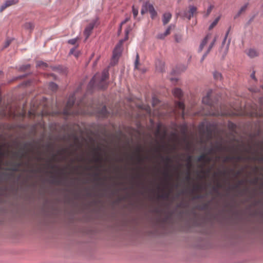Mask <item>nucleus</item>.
I'll return each mask as SVG.
<instances>
[{
  "instance_id": "obj_1",
  "label": "nucleus",
  "mask_w": 263,
  "mask_h": 263,
  "mask_svg": "<svg viewBox=\"0 0 263 263\" xmlns=\"http://www.w3.org/2000/svg\"><path fill=\"white\" fill-rule=\"evenodd\" d=\"M108 75L109 73L108 70H104L102 72L101 78H100V76L98 74L95 75L90 81L89 85H93L95 83H99L98 86L100 88L104 89L107 85V84L104 82V81L108 79Z\"/></svg>"
},
{
  "instance_id": "obj_2",
  "label": "nucleus",
  "mask_w": 263,
  "mask_h": 263,
  "mask_svg": "<svg viewBox=\"0 0 263 263\" xmlns=\"http://www.w3.org/2000/svg\"><path fill=\"white\" fill-rule=\"evenodd\" d=\"M148 11L150 13L152 18L153 19L157 16V13L153 5L149 2H146L142 5L141 13L143 14Z\"/></svg>"
},
{
  "instance_id": "obj_3",
  "label": "nucleus",
  "mask_w": 263,
  "mask_h": 263,
  "mask_svg": "<svg viewBox=\"0 0 263 263\" xmlns=\"http://www.w3.org/2000/svg\"><path fill=\"white\" fill-rule=\"evenodd\" d=\"M128 33V31H126V36L124 38V39L120 40L118 44L116 46L113 51L112 60H117L119 57L120 56L122 44L125 41L127 40Z\"/></svg>"
},
{
  "instance_id": "obj_4",
  "label": "nucleus",
  "mask_w": 263,
  "mask_h": 263,
  "mask_svg": "<svg viewBox=\"0 0 263 263\" xmlns=\"http://www.w3.org/2000/svg\"><path fill=\"white\" fill-rule=\"evenodd\" d=\"M189 11H184L182 14V16L183 17H186L188 18L189 20H190L191 17H192L194 15V14L196 13L197 11V8L196 7L194 6H190L189 7Z\"/></svg>"
},
{
  "instance_id": "obj_5",
  "label": "nucleus",
  "mask_w": 263,
  "mask_h": 263,
  "mask_svg": "<svg viewBox=\"0 0 263 263\" xmlns=\"http://www.w3.org/2000/svg\"><path fill=\"white\" fill-rule=\"evenodd\" d=\"M74 103V97L72 96L69 98L67 102L66 108L64 110V114L66 115H68L72 113V111L69 110V108H71L73 105Z\"/></svg>"
},
{
  "instance_id": "obj_6",
  "label": "nucleus",
  "mask_w": 263,
  "mask_h": 263,
  "mask_svg": "<svg viewBox=\"0 0 263 263\" xmlns=\"http://www.w3.org/2000/svg\"><path fill=\"white\" fill-rule=\"evenodd\" d=\"M226 41H227V39L224 37V39L222 42L220 50L222 52L223 58H224L226 55V54H227V53L229 51V46H230V42H231V39H229L228 40V42L226 46L224 47V45L226 43Z\"/></svg>"
},
{
  "instance_id": "obj_7",
  "label": "nucleus",
  "mask_w": 263,
  "mask_h": 263,
  "mask_svg": "<svg viewBox=\"0 0 263 263\" xmlns=\"http://www.w3.org/2000/svg\"><path fill=\"white\" fill-rule=\"evenodd\" d=\"M163 159L165 162V166L166 167L163 172V175H164L166 179H169L170 174L167 167L169 166V163L171 162V159L169 157H166L165 158H163Z\"/></svg>"
},
{
  "instance_id": "obj_8",
  "label": "nucleus",
  "mask_w": 263,
  "mask_h": 263,
  "mask_svg": "<svg viewBox=\"0 0 263 263\" xmlns=\"http://www.w3.org/2000/svg\"><path fill=\"white\" fill-rule=\"evenodd\" d=\"M16 0H8L6 1L0 7V11H3L7 7L14 5L17 3Z\"/></svg>"
},
{
  "instance_id": "obj_9",
  "label": "nucleus",
  "mask_w": 263,
  "mask_h": 263,
  "mask_svg": "<svg viewBox=\"0 0 263 263\" xmlns=\"http://www.w3.org/2000/svg\"><path fill=\"white\" fill-rule=\"evenodd\" d=\"M95 26V23L91 22L89 24V25L86 27L84 30V34L86 35V39H87L90 35L91 31L93 29Z\"/></svg>"
},
{
  "instance_id": "obj_10",
  "label": "nucleus",
  "mask_w": 263,
  "mask_h": 263,
  "mask_svg": "<svg viewBox=\"0 0 263 263\" xmlns=\"http://www.w3.org/2000/svg\"><path fill=\"white\" fill-rule=\"evenodd\" d=\"M211 34L210 33L208 34L205 37L202 41L199 47V51L201 52L203 49L204 46L206 44L208 40L211 38Z\"/></svg>"
},
{
  "instance_id": "obj_11",
  "label": "nucleus",
  "mask_w": 263,
  "mask_h": 263,
  "mask_svg": "<svg viewBox=\"0 0 263 263\" xmlns=\"http://www.w3.org/2000/svg\"><path fill=\"white\" fill-rule=\"evenodd\" d=\"M217 37L215 36L214 39L213 40L212 42L210 43L207 51L203 55L202 57L205 59V58L207 56L209 53L210 52L213 46H214L215 42H216Z\"/></svg>"
},
{
  "instance_id": "obj_12",
  "label": "nucleus",
  "mask_w": 263,
  "mask_h": 263,
  "mask_svg": "<svg viewBox=\"0 0 263 263\" xmlns=\"http://www.w3.org/2000/svg\"><path fill=\"white\" fill-rule=\"evenodd\" d=\"M172 15L170 13L167 12L165 13L163 15L162 22L164 25H166L168 23L170 19L171 18Z\"/></svg>"
},
{
  "instance_id": "obj_13",
  "label": "nucleus",
  "mask_w": 263,
  "mask_h": 263,
  "mask_svg": "<svg viewBox=\"0 0 263 263\" xmlns=\"http://www.w3.org/2000/svg\"><path fill=\"white\" fill-rule=\"evenodd\" d=\"M171 27L169 26L163 33H160L157 35V38L159 39H163L165 36L170 34L171 32Z\"/></svg>"
},
{
  "instance_id": "obj_14",
  "label": "nucleus",
  "mask_w": 263,
  "mask_h": 263,
  "mask_svg": "<svg viewBox=\"0 0 263 263\" xmlns=\"http://www.w3.org/2000/svg\"><path fill=\"white\" fill-rule=\"evenodd\" d=\"M172 92L175 97H177L179 99H180L182 95V90L178 88L174 89L172 91Z\"/></svg>"
},
{
  "instance_id": "obj_15",
  "label": "nucleus",
  "mask_w": 263,
  "mask_h": 263,
  "mask_svg": "<svg viewBox=\"0 0 263 263\" xmlns=\"http://www.w3.org/2000/svg\"><path fill=\"white\" fill-rule=\"evenodd\" d=\"M247 54L250 58H253L258 55V52L255 49H250L247 52Z\"/></svg>"
},
{
  "instance_id": "obj_16",
  "label": "nucleus",
  "mask_w": 263,
  "mask_h": 263,
  "mask_svg": "<svg viewBox=\"0 0 263 263\" xmlns=\"http://www.w3.org/2000/svg\"><path fill=\"white\" fill-rule=\"evenodd\" d=\"M211 159L207 157L205 154H202L197 158L198 162L204 161V162H210Z\"/></svg>"
},
{
  "instance_id": "obj_17",
  "label": "nucleus",
  "mask_w": 263,
  "mask_h": 263,
  "mask_svg": "<svg viewBox=\"0 0 263 263\" xmlns=\"http://www.w3.org/2000/svg\"><path fill=\"white\" fill-rule=\"evenodd\" d=\"M249 5V3H247L245 4L242 6H241L240 7V9L239 10L236 17L239 16L242 13L245 12L247 10Z\"/></svg>"
},
{
  "instance_id": "obj_18",
  "label": "nucleus",
  "mask_w": 263,
  "mask_h": 263,
  "mask_svg": "<svg viewBox=\"0 0 263 263\" xmlns=\"http://www.w3.org/2000/svg\"><path fill=\"white\" fill-rule=\"evenodd\" d=\"M210 95H211V91L208 92L207 95L203 98L202 99V102L204 104H208V105H211V101H210Z\"/></svg>"
},
{
  "instance_id": "obj_19",
  "label": "nucleus",
  "mask_w": 263,
  "mask_h": 263,
  "mask_svg": "<svg viewBox=\"0 0 263 263\" xmlns=\"http://www.w3.org/2000/svg\"><path fill=\"white\" fill-rule=\"evenodd\" d=\"M25 29L31 31L33 29L34 26L31 22H27L24 25Z\"/></svg>"
},
{
  "instance_id": "obj_20",
  "label": "nucleus",
  "mask_w": 263,
  "mask_h": 263,
  "mask_svg": "<svg viewBox=\"0 0 263 263\" xmlns=\"http://www.w3.org/2000/svg\"><path fill=\"white\" fill-rule=\"evenodd\" d=\"M176 107H177L180 109L182 110V114H183V111L184 109V105L183 102L179 101L176 103Z\"/></svg>"
},
{
  "instance_id": "obj_21",
  "label": "nucleus",
  "mask_w": 263,
  "mask_h": 263,
  "mask_svg": "<svg viewBox=\"0 0 263 263\" xmlns=\"http://www.w3.org/2000/svg\"><path fill=\"white\" fill-rule=\"evenodd\" d=\"M219 20V17H217L210 25L209 29L211 30L218 23V21Z\"/></svg>"
},
{
  "instance_id": "obj_22",
  "label": "nucleus",
  "mask_w": 263,
  "mask_h": 263,
  "mask_svg": "<svg viewBox=\"0 0 263 263\" xmlns=\"http://www.w3.org/2000/svg\"><path fill=\"white\" fill-rule=\"evenodd\" d=\"M49 88L52 91H55L58 88V85L53 82H50L49 83Z\"/></svg>"
},
{
  "instance_id": "obj_23",
  "label": "nucleus",
  "mask_w": 263,
  "mask_h": 263,
  "mask_svg": "<svg viewBox=\"0 0 263 263\" xmlns=\"http://www.w3.org/2000/svg\"><path fill=\"white\" fill-rule=\"evenodd\" d=\"M139 57L138 53L136 54V59L135 62V68L138 69V65H139Z\"/></svg>"
},
{
  "instance_id": "obj_24",
  "label": "nucleus",
  "mask_w": 263,
  "mask_h": 263,
  "mask_svg": "<svg viewBox=\"0 0 263 263\" xmlns=\"http://www.w3.org/2000/svg\"><path fill=\"white\" fill-rule=\"evenodd\" d=\"M214 77L216 80H221L222 76L220 73L218 72H215L213 74Z\"/></svg>"
},
{
  "instance_id": "obj_25",
  "label": "nucleus",
  "mask_w": 263,
  "mask_h": 263,
  "mask_svg": "<svg viewBox=\"0 0 263 263\" xmlns=\"http://www.w3.org/2000/svg\"><path fill=\"white\" fill-rule=\"evenodd\" d=\"M132 11L134 17L136 18L138 14V9L136 8L134 6L132 7Z\"/></svg>"
},
{
  "instance_id": "obj_26",
  "label": "nucleus",
  "mask_w": 263,
  "mask_h": 263,
  "mask_svg": "<svg viewBox=\"0 0 263 263\" xmlns=\"http://www.w3.org/2000/svg\"><path fill=\"white\" fill-rule=\"evenodd\" d=\"M12 39H7L5 42L4 43V48H7V47H8L9 46V45L10 44V43H11L12 42Z\"/></svg>"
},
{
  "instance_id": "obj_27",
  "label": "nucleus",
  "mask_w": 263,
  "mask_h": 263,
  "mask_svg": "<svg viewBox=\"0 0 263 263\" xmlns=\"http://www.w3.org/2000/svg\"><path fill=\"white\" fill-rule=\"evenodd\" d=\"M78 39L77 37L70 39L68 40V43L71 45H75L78 41Z\"/></svg>"
},
{
  "instance_id": "obj_28",
  "label": "nucleus",
  "mask_w": 263,
  "mask_h": 263,
  "mask_svg": "<svg viewBox=\"0 0 263 263\" xmlns=\"http://www.w3.org/2000/svg\"><path fill=\"white\" fill-rule=\"evenodd\" d=\"M175 40L176 42L179 43L182 40V36L180 35L176 34L175 35Z\"/></svg>"
},
{
  "instance_id": "obj_29",
  "label": "nucleus",
  "mask_w": 263,
  "mask_h": 263,
  "mask_svg": "<svg viewBox=\"0 0 263 263\" xmlns=\"http://www.w3.org/2000/svg\"><path fill=\"white\" fill-rule=\"evenodd\" d=\"M37 66L38 67H46L47 66V65L46 63L42 62V61H39L37 63Z\"/></svg>"
},
{
  "instance_id": "obj_30",
  "label": "nucleus",
  "mask_w": 263,
  "mask_h": 263,
  "mask_svg": "<svg viewBox=\"0 0 263 263\" xmlns=\"http://www.w3.org/2000/svg\"><path fill=\"white\" fill-rule=\"evenodd\" d=\"M102 115L104 116V117H105L107 115V109H106V108L105 106H104L103 108H102Z\"/></svg>"
},
{
  "instance_id": "obj_31",
  "label": "nucleus",
  "mask_w": 263,
  "mask_h": 263,
  "mask_svg": "<svg viewBox=\"0 0 263 263\" xmlns=\"http://www.w3.org/2000/svg\"><path fill=\"white\" fill-rule=\"evenodd\" d=\"M30 67L29 64H27L25 65H23L20 67V69L22 70H25L26 69H28Z\"/></svg>"
},
{
  "instance_id": "obj_32",
  "label": "nucleus",
  "mask_w": 263,
  "mask_h": 263,
  "mask_svg": "<svg viewBox=\"0 0 263 263\" xmlns=\"http://www.w3.org/2000/svg\"><path fill=\"white\" fill-rule=\"evenodd\" d=\"M129 20V17H127L126 18L123 22H122V23H121V25H120V31H121V26L123 24H125L127 21H128Z\"/></svg>"
},
{
  "instance_id": "obj_33",
  "label": "nucleus",
  "mask_w": 263,
  "mask_h": 263,
  "mask_svg": "<svg viewBox=\"0 0 263 263\" xmlns=\"http://www.w3.org/2000/svg\"><path fill=\"white\" fill-rule=\"evenodd\" d=\"M233 158H234L233 157H232L230 156H227L226 157L224 161H228L231 160L233 159Z\"/></svg>"
},
{
  "instance_id": "obj_34",
  "label": "nucleus",
  "mask_w": 263,
  "mask_h": 263,
  "mask_svg": "<svg viewBox=\"0 0 263 263\" xmlns=\"http://www.w3.org/2000/svg\"><path fill=\"white\" fill-rule=\"evenodd\" d=\"M76 52V48H73L71 49L69 52L70 54H73L74 53Z\"/></svg>"
},
{
  "instance_id": "obj_35",
  "label": "nucleus",
  "mask_w": 263,
  "mask_h": 263,
  "mask_svg": "<svg viewBox=\"0 0 263 263\" xmlns=\"http://www.w3.org/2000/svg\"><path fill=\"white\" fill-rule=\"evenodd\" d=\"M251 77L252 79H254L255 81H256V79L255 76V71H253L251 73Z\"/></svg>"
},
{
  "instance_id": "obj_36",
  "label": "nucleus",
  "mask_w": 263,
  "mask_h": 263,
  "mask_svg": "<svg viewBox=\"0 0 263 263\" xmlns=\"http://www.w3.org/2000/svg\"><path fill=\"white\" fill-rule=\"evenodd\" d=\"M185 179L187 181L190 180V172H188L187 175L185 177Z\"/></svg>"
},
{
  "instance_id": "obj_37",
  "label": "nucleus",
  "mask_w": 263,
  "mask_h": 263,
  "mask_svg": "<svg viewBox=\"0 0 263 263\" xmlns=\"http://www.w3.org/2000/svg\"><path fill=\"white\" fill-rule=\"evenodd\" d=\"M212 9V6H211L208 8V10H207V13H208V14L211 12Z\"/></svg>"
},
{
  "instance_id": "obj_38",
  "label": "nucleus",
  "mask_w": 263,
  "mask_h": 263,
  "mask_svg": "<svg viewBox=\"0 0 263 263\" xmlns=\"http://www.w3.org/2000/svg\"><path fill=\"white\" fill-rule=\"evenodd\" d=\"M229 31H230V29L227 31L226 33L225 34V36H224V38L227 39L229 33Z\"/></svg>"
},
{
  "instance_id": "obj_39",
  "label": "nucleus",
  "mask_w": 263,
  "mask_h": 263,
  "mask_svg": "<svg viewBox=\"0 0 263 263\" xmlns=\"http://www.w3.org/2000/svg\"><path fill=\"white\" fill-rule=\"evenodd\" d=\"M190 159H191V158L189 157V163H187V166L189 167V168H190L191 167V163H190Z\"/></svg>"
},
{
  "instance_id": "obj_40",
  "label": "nucleus",
  "mask_w": 263,
  "mask_h": 263,
  "mask_svg": "<svg viewBox=\"0 0 263 263\" xmlns=\"http://www.w3.org/2000/svg\"><path fill=\"white\" fill-rule=\"evenodd\" d=\"M250 90L253 92H257L258 91L257 89H254L253 88L250 89Z\"/></svg>"
},
{
  "instance_id": "obj_41",
  "label": "nucleus",
  "mask_w": 263,
  "mask_h": 263,
  "mask_svg": "<svg viewBox=\"0 0 263 263\" xmlns=\"http://www.w3.org/2000/svg\"><path fill=\"white\" fill-rule=\"evenodd\" d=\"M73 54L74 55V56H75V57H78V55H79V53H78V52L76 51V52L74 53V54Z\"/></svg>"
},
{
  "instance_id": "obj_42",
  "label": "nucleus",
  "mask_w": 263,
  "mask_h": 263,
  "mask_svg": "<svg viewBox=\"0 0 263 263\" xmlns=\"http://www.w3.org/2000/svg\"><path fill=\"white\" fill-rule=\"evenodd\" d=\"M159 132H160L159 129H158L156 133V135H158L159 134Z\"/></svg>"
},
{
  "instance_id": "obj_43",
  "label": "nucleus",
  "mask_w": 263,
  "mask_h": 263,
  "mask_svg": "<svg viewBox=\"0 0 263 263\" xmlns=\"http://www.w3.org/2000/svg\"><path fill=\"white\" fill-rule=\"evenodd\" d=\"M100 161V159H99V158H97L95 159V161H96V162H98V161Z\"/></svg>"
},
{
  "instance_id": "obj_44",
  "label": "nucleus",
  "mask_w": 263,
  "mask_h": 263,
  "mask_svg": "<svg viewBox=\"0 0 263 263\" xmlns=\"http://www.w3.org/2000/svg\"><path fill=\"white\" fill-rule=\"evenodd\" d=\"M6 114V113L5 111H3V112L1 113V114H2V115H5Z\"/></svg>"
},
{
  "instance_id": "obj_45",
  "label": "nucleus",
  "mask_w": 263,
  "mask_h": 263,
  "mask_svg": "<svg viewBox=\"0 0 263 263\" xmlns=\"http://www.w3.org/2000/svg\"><path fill=\"white\" fill-rule=\"evenodd\" d=\"M237 159L238 160H241V157H237Z\"/></svg>"
},
{
  "instance_id": "obj_46",
  "label": "nucleus",
  "mask_w": 263,
  "mask_h": 263,
  "mask_svg": "<svg viewBox=\"0 0 263 263\" xmlns=\"http://www.w3.org/2000/svg\"><path fill=\"white\" fill-rule=\"evenodd\" d=\"M204 60V58H203V57H202V58H201V62H202Z\"/></svg>"
},
{
  "instance_id": "obj_47",
  "label": "nucleus",
  "mask_w": 263,
  "mask_h": 263,
  "mask_svg": "<svg viewBox=\"0 0 263 263\" xmlns=\"http://www.w3.org/2000/svg\"><path fill=\"white\" fill-rule=\"evenodd\" d=\"M2 74V72L0 71V74Z\"/></svg>"
},
{
  "instance_id": "obj_48",
  "label": "nucleus",
  "mask_w": 263,
  "mask_h": 263,
  "mask_svg": "<svg viewBox=\"0 0 263 263\" xmlns=\"http://www.w3.org/2000/svg\"><path fill=\"white\" fill-rule=\"evenodd\" d=\"M262 88H263V85L261 86Z\"/></svg>"
},
{
  "instance_id": "obj_49",
  "label": "nucleus",
  "mask_w": 263,
  "mask_h": 263,
  "mask_svg": "<svg viewBox=\"0 0 263 263\" xmlns=\"http://www.w3.org/2000/svg\"><path fill=\"white\" fill-rule=\"evenodd\" d=\"M192 0H190V1H192Z\"/></svg>"
}]
</instances>
